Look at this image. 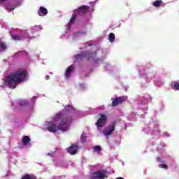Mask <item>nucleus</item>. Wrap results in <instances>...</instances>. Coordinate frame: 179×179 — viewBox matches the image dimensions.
Here are the masks:
<instances>
[{"mask_svg":"<svg viewBox=\"0 0 179 179\" xmlns=\"http://www.w3.org/2000/svg\"><path fill=\"white\" fill-rule=\"evenodd\" d=\"M27 76V73L26 71H15L8 76L4 78L3 82L6 86H8L10 89H16L17 85L22 83L26 77Z\"/></svg>","mask_w":179,"mask_h":179,"instance_id":"1","label":"nucleus"},{"mask_svg":"<svg viewBox=\"0 0 179 179\" xmlns=\"http://www.w3.org/2000/svg\"><path fill=\"white\" fill-rule=\"evenodd\" d=\"M56 120H61V122L58 126L55 124H52L48 127V131L55 134L57 131H68L69 124L72 122V117L71 116L64 117L61 113H57Z\"/></svg>","mask_w":179,"mask_h":179,"instance_id":"2","label":"nucleus"},{"mask_svg":"<svg viewBox=\"0 0 179 179\" xmlns=\"http://www.w3.org/2000/svg\"><path fill=\"white\" fill-rule=\"evenodd\" d=\"M96 57V52H83L80 55H78L76 56V59L78 61H82V59H84V58H86L87 60L89 59H93L94 64H97V62H100V59L95 58Z\"/></svg>","mask_w":179,"mask_h":179,"instance_id":"3","label":"nucleus"},{"mask_svg":"<svg viewBox=\"0 0 179 179\" xmlns=\"http://www.w3.org/2000/svg\"><path fill=\"white\" fill-rule=\"evenodd\" d=\"M106 174H107V171H96L92 173L90 179H106Z\"/></svg>","mask_w":179,"mask_h":179,"instance_id":"4","label":"nucleus"},{"mask_svg":"<svg viewBox=\"0 0 179 179\" xmlns=\"http://www.w3.org/2000/svg\"><path fill=\"white\" fill-rule=\"evenodd\" d=\"M115 122H113L108 127H106L103 131V135H105V136H110V135H112L113 132L115 131Z\"/></svg>","mask_w":179,"mask_h":179,"instance_id":"5","label":"nucleus"},{"mask_svg":"<svg viewBox=\"0 0 179 179\" xmlns=\"http://www.w3.org/2000/svg\"><path fill=\"white\" fill-rule=\"evenodd\" d=\"M87 12H89V6L85 5L81 6L79 8L74 10V13L78 16H85Z\"/></svg>","mask_w":179,"mask_h":179,"instance_id":"6","label":"nucleus"},{"mask_svg":"<svg viewBox=\"0 0 179 179\" xmlns=\"http://www.w3.org/2000/svg\"><path fill=\"white\" fill-rule=\"evenodd\" d=\"M100 118L97 120L96 125L98 128H101L106 125L107 122V116L104 114H100Z\"/></svg>","mask_w":179,"mask_h":179,"instance_id":"7","label":"nucleus"},{"mask_svg":"<svg viewBox=\"0 0 179 179\" xmlns=\"http://www.w3.org/2000/svg\"><path fill=\"white\" fill-rule=\"evenodd\" d=\"M127 100L126 96H117L115 99H113L112 101V107H117V106H120V104H122V103H124Z\"/></svg>","mask_w":179,"mask_h":179,"instance_id":"8","label":"nucleus"},{"mask_svg":"<svg viewBox=\"0 0 179 179\" xmlns=\"http://www.w3.org/2000/svg\"><path fill=\"white\" fill-rule=\"evenodd\" d=\"M78 147L76 145H71L69 148H67L68 153H70L71 156L75 155L76 152H78Z\"/></svg>","mask_w":179,"mask_h":179,"instance_id":"9","label":"nucleus"},{"mask_svg":"<svg viewBox=\"0 0 179 179\" xmlns=\"http://www.w3.org/2000/svg\"><path fill=\"white\" fill-rule=\"evenodd\" d=\"M38 16H46V15H48V10H47V8L41 6L39 8V10L38 11Z\"/></svg>","mask_w":179,"mask_h":179,"instance_id":"10","label":"nucleus"},{"mask_svg":"<svg viewBox=\"0 0 179 179\" xmlns=\"http://www.w3.org/2000/svg\"><path fill=\"white\" fill-rule=\"evenodd\" d=\"M75 69V66L73 65H71L68 67V69L66 71L65 77L68 79L69 78H71V73H72V71Z\"/></svg>","mask_w":179,"mask_h":179,"instance_id":"11","label":"nucleus"},{"mask_svg":"<svg viewBox=\"0 0 179 179\" xmlns=\"http://www.w3.org/2000/svg\"><path fill=\"white\" fill-rule=\"evenodd\" d=\"M30 141H31V139H30V137H29L28 136H24L22 138V145H24V146H27Z\"/></svg>","mask_w":179,"mask_h":179,"instance_id":"12","label":"nucleus"},{"mask_svg":"<svg viewBox=\"0 0 179 179\" xmlns=\"http://www.w3.org/2000/svg\"><path fill=\"white\" fill-rule=\"evenodd\" d=\"M77 14L75 13L74 14L72 15L71 18L69 22V27H71L73 23H75V20H76L77 17Z\"/></svg>","mask_w":179,"mask_h":179,"instance_id":"13","label":"nucleus"},{"mask_svg":"<svg viewBox=\"0 0 179 179\" xmlns=\"http://www.w3.org/2000/svg\"><path fill=\"white\" fill-rule=\"evenodd\" d=\"M162 3H163L162 0H155L152 3V5H153V6H155V8H160V6H162Z\"/></svg>","mask_w":179,"mask_h":179,"instance_id":"14","label":"nucleus"},{"mask_svg":"<svg viewBox=\"0 0 179 179\" xmlns=\"http://www.w3.org/2000/svg\"><path fill=\"white\" fill-rule=\"evenodd\" d=\"M108 40L110 43H114L115 41V34L114 33L109 34Z\"/></svg>","mask_w":179,"mask_h":179,"instance_id":"15","label":"nucleus"},{"mask_svg":"<svg viewBox=\"0 0 179 179\" xmlns=\"http://www.w3.org/2000/svg\"><path fill=\"white\" fill-rule=\"evenodd\" d=\"M0 48H1L2 51H6V48H8V46L6 43L0 41Z\"/></svg>","mask_w":179,"mask_h":179,"instance_id":"16","label":"nucleus"},{"mask_svg":"<svg viewBox=\"0 0 179 179\" xmlns=\"http://www.w3.org/2000/svg\"><path fill=\"white\" fill-rule=\"evenodd\" d=\"M11 37L15 41H20V40H22V36L20 35H11Z\"/></svg>","mask_w":179,"mask_h":179,"instance_id":"17","label":"nucleus"},{"mask_svg":"<svg viewBox=\"0 0 179 179\" xmlns=\"http://www.w3.org/2000/svg\"><path fill=\"white\" fill-rule=\"evenodd\" d=\"M73 109V108H72L71 106H66L64 107V111L69 112V111H72Z\"/></svg>","mask_w":179,"mask_h":179,"instance_id":"18","label":"nucleus"},{"mask_svg":"<svg viewBox=\"0 0 179 179\" xmlns=\"http://www.w3.org/2000/svg\"><path fill=\"white\" fill-rule=\"evenodd\" d=\"M94 152H101V146L96 145L93 148Z\"/></svg>","mask_w":179,"mask_h":179,"instance_id":"19","label":"nucleus"},{"mask_svg":"<svg viewBox=\"0 0 179 179\" xmlns=\"http://www.w3.org/2000/svg\"><path fill=\"white\" fill-rule=\"evenodd\" d=\"M173 88L176 89V90H179V83L177 81H175L173 83Z\"/></svg>","mask_w":179,"mask_h":179,"instance_id":"20","label":"nucleus"},{"mask_svg":"<svg viewBox=\"0 0 179 179\" xmlns=\"http://www.w3.org/2000/svg\"><path fill=\"white\" fill-rule=\"evenodd\" d=\"M32 30H34V31H41V27L40 26L34 27L32 28Z\"/></svg>","mask_w":179,"mask_h":179,"instance_id":"21","label":"nucleus"},{"mask_svg":"<svg viewBox=\"0 0 179 179\" xmlns=\"http://www.w3.org/2000/svg\"><path fill=\"white\" fill-rule=\"evenodd\" d=\"M27 104H29V102H27L26 100H23L20 102V106H27Z\"/></svg>","mask_w":179,"mask_h":179,"instance_id":"22","label":"nucleus"},{"mask_svg":"<svg viewBox=\"0 0 179 179\" xmlns=\"http://www.w3.org/2000/svg\"><path fill=\"white\" fill-rule=\"evenodd\" d=\"M159 167H160L161 169H165V170H167V169H169V166H167V165L164 164H159Z\"/></svg>","mask_w":179,"mask_h":179,"instance_id":"23","label":"nucleus"},{"mask_svg":"<svg viewBox=\"0 0 179 179\" xmlns=\"http://www.w3.org/2000/svg\"><path fill=\"white\" fill-rule=\"evenodd\" d=\"M21 179H32V178L30 176V175L27 174V175L22 176V178Z\"/></svg>","mask_w":179,"mask_h":179,"instance_id":"24","label":"nucleus"},{"mask_svg":"<svg viewBox=\"0 0 179 179\" xmlns=\"http://www.w3.org/2000/svg\"><path fill=\"white\" fill-rule=\"evenodd\" d=\"M81 141L82 142H86V136H81Z\"/></svg>","mask_w":179,"mask_h":179,"instance_id":"25","label":"nucleus"},{"mask_svg":"<svg viewBox=\"0 0 179 179\" xmlns=\"http://www.w3.org/2000/svg\"><path fill=\"white\" fill-rule=\"evenodd\" d=\"M8 10L9 11H12V10H15V7H8Z\"/></svg>","mask_w":179,"mask_h":179,"instance_id":"26","label":"nucleus"},{"mask_svg":"<svg viewBox=\"0 0 179 179\" xmlns=\"http://www.w3.org/2000/svg\"><path fill=\"white\" fill-rule=\"evenodd\" d=\"M46 79H48V80L50 79V76H47Z\"/></svg>","mask_w":179,"mask_h":179,"instance_id":"27","label":"nucleus"},{"mask_svg":"<svg viewBox=\"0 0 179 179\" xmlns=\"http://www.w3.org/2000/svg\"><path fill=\"white\" fill-rule=\"evenodd\" d=\"M0 2H5V0H0Z\"/></svg>","mask_w":179,"mask_h":179,"instance_id":"28","label":"nucleus"},{"mask_svg":"<svg viewBox=\"0 0 179 179\" xmlns=\"http://www.w3.org/2000/svg\"><path fill=\"white\" fill-rule=\"evenodd\" d=\"M48 155L49 156H51V154H50V153H48Z\"/></svg>","mask_w":179,"mask_h":179,"instance_id":"29","label":"nucleus"},{"mask_svg":"<svg viewBox=\"0 0 179 179\" xmlns=\"http://www.w3.org/2000/svg\"><path fill=\"white\" fill-rule=\"evenodd\" d=\"M22 52H25V51H24V50H23Z\"/></svg>","mask_w":179,"mask_h":179,"instance_id":"30","label":"nucleus"}]
</instances>
